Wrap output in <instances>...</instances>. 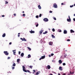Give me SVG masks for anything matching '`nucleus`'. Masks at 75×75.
Segmentation results:
<instances>
[{
    "label": "nucleus",
    "instance_id": "13",
    "mask_svg": "<svg viewBox=\"0 0 75 75\" xmlns=\"http://www.w3.org/2000/svg\"><path fill=\"white\" fill-rule=\"evenodd\" d=\"M59 69L60 71H62V68L61 67H60Z\"/></svg>",
    "mask_w": 75,
    "mask_h": 75
},
{
    "label": "nucleus",
    "instance_id": "52",
    "mask_svg": "<svg viewBox=\"0 0 75 75\" xmlns=\"http://www.w3.org/2000/svg\"><path fill=\"white\" fill-rule=\"evenodd\" d=\"M63 4H64V3H62L61 4V5H63Z\"/></svg>",
    "mask_w": 75,
    "mask_h": 75
},
{
    "label": "nucleus",
    "instance_id": "47",
    "mask_svg": "<svg viewBox=\"0 0 75 75\" xmlns=\"http://www.w3.org/2000/svg\"><path fill=\"white\" fill-rule=\"evenodd\" d=\"M68 17L69 19H71V18H70V16H69Z\"/></svg>",
    "mask_w": 75,
    "mask_h": 75
},
{
    "label": "nucleus",
    "instance_id": "53",
    "mask_svg": "<svg viewBox=\"0 0 75 75\" xmlns=\"http://www.w3.org/2000/svg\"><path fill=\"white\" fill-rule=\"evenodd\" d=\"M70 74H72V73L71 72V71H70Z\"/></svg>",
    "mask_w": 75,
    "mask_h": 75
},
{
    "label": "nucleus",
    "instance_id": "1",
    "mask_svg": "<svg viewBox=\"0 0 75 75\" xmlns=\"http://www.w3.org/2000/svg\"><path fill=\"white\" fill-rule=\"evenodd\" d=\"M22 67H23V71H24V72H29V73H31V72L29 71V70H26L25 69V67H24V66H22Z\"/></svg>",
    "mask_w": 75,
    "mask_h": 75
},
{
    "label": "nucleus",
    "instance_id": "55",
    "mask_svg": "<svg viewBox=\"0 0 75 75\" xmlns=\"http://www.w3.org/2000/svg\"><path fill=\"white\" fill-rule=\"evenodd\" d=\"M18 37H20V35H18Z\"/></svg>",
    "mask_w": 75,
    "mask_h": 75
},
{
    "label": "nucleus",
    "instance_id": "43",
    "mask_svg": "<svg viewBox=\"0 0 75 75\" xmlns=\"http://www.w3.org/2000/svg\"><path fill=\"white\" fill-rule=\"evenodd\" d=\"M8 59H10V57H8L7 58Z\"/></svg>",
    "mask_w": 75,
    "mask_h": 75
},
{
    "label": "nucleus",
    "instance_id": "35",
    "mask_svg": "<svg viewBox=\"0 0 75 75\" xmlns=\"http://www.w3.org/2000/svg\"><path fill=\"white\" fill-rule=\"evenodd\" d=\"M20 39H21V40H22L23 41L24 40H23V38H21Z\"/></svg>",
    "mask_w": 75,
    "mask_h": 75
},
{
    "label": "nucleus",
    "instance_id": "50",
    "mask_svg": "<svg viewBox=\"0 0 75 75\" xmlns=\"http://www.w3.org/2000/svg\"><path fill=\"white\" fill-rule=\"evenodd\" d=\"M5 16L4 15H2V17H4Z\"/></svg>",
    "mask_w": 75,
    "mask_h": 75
},
{
    "label": "nucleus",
    "instance_id": "25",
    "mask_svg": "<svg viewBox=\"0 0 75 75\" xmlns=\"http://www.w3.org/2000/svg\"><path fill=\"white\" fill-rule=\"evenodd\" d=\"M19 61H20V59H17V62H19Z\"/></svg>",
    "mask_w": 75,
    "mask_h": 75
},
{
    "label": "nucleus",
    "instance_id": "24",
    "mask_svg": "<svg viewBox=\"0 0 75 75\" xmlns=\"http://www.w3.org/2000/svg\"><path fill=\"white\" fill-rule=\"evenodd\" d=\"M33 66H29L30 68H31V69H32L33 68Z\"/></svg>",
    "mask_w": 75,
    "mask_h": 75
},
{
    "label": "nucleus",
    "instance_id": "58",
    "mask_svg": "<svg viewBox=\"0 0 75 75\" xmlns=\"http://www.w3.org/2000/svg\"><path fill=\"white\" fill-rule=\"evenodd\" d=\"M23 13H24V11H23Z\"/></svg>",
    "mask_w": 75,
    "mask_h": 75
},
{
    "label": "nucleus",
    "instance_id": "48",
    "mask_svg": "<svg viewBox=\"0 0 75 75\" xmlns=\"http://www.w3.org/2000/svg\"><path fill=\"white\" fill-rule=\"evenodd\" d=\"M73 21H75V18H73Z\"/></svg>",
    "mask_w": 75,
    "mask_h": 75
},
{
    "label": "nucleus",
    "instance_id": "27",
    "mask_svg": "<svg viewBox=\"0 0 75 75\" xmlns=\"http://www.w3.org/2000/svg\"><path fill=\"white\" fill-rule=\"evenodd\" d=\"M33 74H34V73L35 72V70H33Z\"/></svg>",
    "mask_w": 75,
    "mask_h": 75
},
{
    "label": "nucleus",
    "instance_id": "26",
    "mask_svg": "<svg viewBox=\"0 0 75 75\" xmlns=\"http://www.w3.org/2000/svg\"><path fill=\"white\" fill-rule=\"evenodd\" d=\"M28 49L29 50V51H31V49L29 47H28Z\"/></svg>",
    "mask_w": 75,
    "mask_h": 75
},
{
    "label": "nucleus",
    "instance_id": "10",
    "mask_svg": "<svg viewBox=\"0 0 75 75\" xmlns=\"http://www.w3.org/2000/svg\"><path fill=\"white\" fill-rule=\"evenodd\" d=\"M49 44L50 45H52V42H49Z\"/></svg>",
    "mask_w": 75,
    "mask_h": 75
},
{
    "label": "nucleus",
    "instance_id": "44",
    "mask_svg": "<svg viewBox=\"0 0 75 75\" xmlns=\"http://www.w3.org/2000/svg\"><path fill=\"white\" fill-rule=\"evenodd\" d=\"M54 20H57V19H56V18H55V17L54 18Z\"/></svg>",
    "mask_w": 75,
    "mask_h": 75
},
{
    "label": "nucleus",
    "instance_id": "57",
    "mask_svg": "<svg viewBox=\"0 0 75 75\" xmlns=\"http://www.w3.org/2000/svg\"><path fill=\"white\" fill-rule=\"evenodd\" d=\"M50 75H53V74H50Z\"/></svg>",
    "mask_w": 75,
    "mask_h": 75
},
{
    "label": "nucleus",
    "instance_id": "37",
    "mask_svg": "<svg viewBox=\"0 0 75 75\" xmlns=\"http://www.w3.org/2000/svg\"><path fill=\"white\" fill-rule=\"evenodd\" d=\"M20 53H21V52H20V51H19L18 52L19 55H20Z\"/></svg>",
    "mask_w": 75,
    "mask_h": 75
},
{
    "label": "nucleus",
    "instance_id": "49",
    "mask_svg": "<svg viewBox=\"0 0 75 75\" xmlns=\"http://www.w3.org/2000/svg\"><path fill=\"white\" fill-rule=\"evenodd\" d=\"M9 45H11V42H10L9 43Z\"/></svg>",
    "mask_w": 75,
    "mask_h": 75
},
{
    "label": "nucleus",
    "instance_id": "14",
    "mask_svg": "<svg viewBox=\"0 0 75 75\" xmlns=\"http://www.w3.org/2000/svg\"><path fill=\"white\" fill-rule=\"evenodd\" d=\"M70 32H71V33H75V31H74L73 30H70Z\"/></svg>",
    "mask_w": 75,
    "mask_h": 75
},
{
    "label": "nucleus",
    "instance_id": "42",
    "mask_svg": "<svg viewBox=\"0 0 75 75\" xmlns=\"http://www.w3.org/2000/svg\"><path fill=\"white\" fill-rule=\"evenodd\" d=\"M49 12L50 13H52V11H50Z\"/></svg>",
    "mask_w": 75,
    "mask_h": 75
},
{
    "label": "nucleus",
    "instance_id": "21",
    "mask_svg": "<svg viewBox=\"0 0 75 75\" xmlns=\"http://www.w3.org/2000/svg\"><path fill=\"white\" fill-rule=\"evenodd\" d=\"M48 32L47 31H46L45 32H43V34H47V33Z\"/></svg>",
    "mask_w": 75,
    "mask_h": 75
},
{
    "label": "nucleus",
    "instance_id": "20",
    "mask_svg": "<svg viewBox=\"0 0 75 75\" xmlns=\"http://www.w3.org/2000/svg\"><path fill=\"white\" fill-rule=\"evenodd\" d=\"M42 32H43V30H41L39 32V34H41L42 33Z\"/></svg>",
    "mask_w": 75,
    "mask_h": 75
},
{
    "label": "nucleus",
    "instance_id": "64",
    "mask_svg": "<svg viewBox=\"0 0 75 75\" xmlns=\"http://www.w3.org/2000/svg\"><path fill=\"white\" fill-rule=\"evenodd\" d=\"M54 61L53 60L52 61V62H53Z\"/></svg>",
    "mask_w": 75,
    "mask_h": 75
},
{
    "label": "nucleus",
    "instance_id": "39",
    "mask_svg": "<svg viewBox=\"0 0 75 75\" xmlns=\"http://www.w3.org/2000/svg\"><path fill=\"white\" fill-rule=\"evenodd\" d=\"M38 16L37 15V16H36V18H38Z\"/></svg>",
    "mask_w": 75,
    "mask_h": 75
},
{
    "label": "nucleus",
    "instance_id": "23",
    "mask_svg": "<svg viewBox=\"0 0 75 75\" xmlns=\"http://www.w3.org/2000/svg\"><path fill=\"white\" fill-rule=\"evenodd\" d=\"M28 58H29L31 57V55H30V54H28Z\"/></svg>",
    "mask_w": 75,
    "mask_h": 75
},
{
    "label": "nucleus",
    "instance_id": "40",
    "mask_svg": "<svg viewBox=\"0 0 75 75\" xmlns=\"http://www.w3.org/2000/svg\"><path fill=\"white\" fill-rule=\"evenodd\" d=\"M67 41H70V40H69V39H67Z\"/></svg>",
    "mask_w": 75,
    "mask_h": 75
},
{
    "label": "nucleus",
    "instance_id": "8",
    "mask_svg": "<svg viewBox=\"0 0 75 75\" xmlns=\"http://www.w3.org/2000/svg\"><path fill=\"white\" fill-rule=\"evenodd\" d=\"M47 67L48 69H50L51 68V67L50 66V65H48V66H47Z\"/></svg>",
    "mask_w": 75,
    "mask_h": 75
},
{
    "label": "nucleus",
    "instance_id": "19",
    "mask_svg": "<svg viewBox=\"0 0 75 75\" xmlns=\"http://www.w3.org/2000/svg\"><path fill=\"white\" fill-rule=\"evenodd\" d=\"M52 37L53 38H55V37L54 36V35H52Z\"/></svg>",
    "mask_w": 75,
    "mask_h": 75
},
{
    "label": "nucleus",
    "instance_id": "2",
    "mask_svg": "<svg viewBox=\"0 0 75 75\" xmlns=\"http://www.w3.org/2000/svg\"><path fill=\"white\" fill-rule=\"evenodd\" d=\"M43 21L45 22H47V21H48V19L47 18H45L43 19Z\"/></svg>",
    "mask_w": 75,
    "mask_h": 75
},
{
    "label": "nucleus",
    "instance_id": "36",
    "mask_svg": "<svg viewBox=\"0 0 75 75\" xmlns=\"http://www.w3.org/2000/svg\"><path fill=\"white\" fill-rule=\"evenodd\" d=\"M13 54L14 55H16V52H13Z\"/></svg>",
    "mask_w": 75,
    "mask_h": 75
},
{
    "label": "nucleus",
    "instance_id": "51",
    "mask_svg": "<svg viewBox=\"0 0 75 75\" xmlns=\"http://www.w3.org/2000/svg\"><path fill=\"white\" fill-rule=\"evenodd\" d=\"M49 57H51V55H49Z\"/></svg>",
    "mask_w": 75,
    "mask_h": 75
},
{
    "label": "nucleus",
    "instance_id": "15",
    "mask_svg": "<svg viewBox=\"0 0 75 75\" xmlns=\"http://www.w3.org/2000/svg\"><path fill=\"white\" fill-rule=\"evenodd\" d=\"M21 57H24V53H22L21 55Z\"/></svg>",
    "mask_w": 75,
    "mask_h": 75
},
{
    "label": "nucleus",
    "instance_id": "34",
    "mask_svg": "<svg viewBox=\"0 0 75 75\" xmlns=\"http://www.w3.org/2000/svg\"><path fill=\"white\" fill-rule=\"evenodd\" d=\"M54 54L53 53H52L51 54V56H53V55H54Z\"/></svg>",
    "mask_w": 75,
    "mask_h": 75
},
{
    "label": "nucleus",
    "instance_id": "16",
    "mask_svg": "<svg viewBox=\"0 0 75 75\" xmlns=\"http://www.w3.org/2000/svg\"><path fill=\"white\" fill-rule=\"evenodd\" d=\"M35 25H36V27H37L38 26V23H35Z\"/></svg>",
    "mask_w": 75,
    "mask_h": 75
},
{
    "label": "nucleus",
    "instance_id": "46",
    "mask_svg": "<svg viewBox=\"0 0 75 75\" xmlns=\"http://www.w3.org/2000/svg\"><path fill=\"white\" fill-rule=\"evenodd\" d=\"M14 68H15L14 67H12V69H14Z\"/></svg>",
    "mask_w": 75,
    "mask_h": 75
},
{
    "label": "nucleus",
    "instance_id": "45",
    "mask_svg": "<svg viewBox=\"0 0 75 75\" xmlns=\"http://www.w3.org/2000/svg\"><path fill=\"white\" fill-rule=\"evenodd\" d=\"M13 15H14V16H16V13H14L13 14Z\"/></svg>",
    "mask_w": 75,
    "mask_h": 75
},
{
    "label": "nucleus",
    "instance_id": "60",
    "mask_svg": "<svg viewBox=\"0 0 75 75\" xmlns=\"http://www.w3.org/2000/svg\"><path fill=\"white\" fill-rule=\"evenodd\" d=\"M18 34H20V33H18Z\"/></svg>",
    "mask_w": 75,
    "mask_h": 75
},
{
    "label": "nucleus",
    "instance_id": "22",
    "mask_svg": "<svg viewBox=\"0 0 75 75\" xmlns=\"http://www.w3.org/2000/svg\"><path fill=\"white\" fill-rule=\"evenodd\" d=\"M16 63H15L14 62H13V67H15V66H16Z\"/></svg>",
    "mask_w": 75,
    "mask_h": 75
},
{
    "label": "nucleus",
    "instance_id": "61",
    "mask_svg": "<svg viewBox=\"0 0 75 75\" xmlns=\"http://www.w3.org/2000/svg\"><path fill=\"white\" fill-rule=\"evenodd\" d=\"M14 51H15V50H13V52H14Z\"/></svg>",
    "mask_w": 75,
    "mask_h": 75
},
{
    "label": "nucleus",
    "instance_id": "18",
    "mask_svg": "<svg viewBox=\"0 0 75 75\" xmlns=\"http://www.w3.org/2000/svg\"><path fill=\"white\" fill-rule=\"evenodd\" d=\"M38 7L39 9H41V6H40V5H39L38 6Z\"/></svg>",
    "mask_w": 75,
    "mask_h": 75
},
{
    "label": "nucleus",
    "instance_id": "41",
    "mask_svg": "<svg viewBox=\"0 0 75 75\" xmlns=\"http://www.w3.org/2000/svg\"><path fill=\"white\" fill-rule=\"evenodd\" d=\"M8 2H7L6 1L5 4H8Z\"/></svg>",
    "mask_w": 75,
    "mask_h": 75
},
{
    "label": "nucleus",
    "instance_id": "63",
    "mask_svg": "<svg viewBox=\"0 0 75 75\" xmlns=\"http://www.w3.org/2000/svg\"><path fill=\"white\" fill-rule=\"evenodd\" d=\"M72 74H74V72H73L72 73Z\"/></svg>",
    "mask_w": 75,
    "mask_h": 75
},
{
    "label": "nucleus",
    "instance_id": "5",
    "mask_svg": "<svg viewBox=\"0 0 75 75\" xmlns=\"http://www.w3.org/2000/svg\"><path fill=\"white\" fill-rule=\"evenodd\" d=\"M4 53L6 55H8V53L7 51H4Z\"/></svg>",
    "mask_w": 75,
    "mask_h": 75
},
{
    "label": "nucleus",
    "instance_id": "54",
    "mask_svg": "<svg viewBox=\"0 0 75 75\" xmlns=\"http://www.w3.org/2000/svg\"><path fill=\"white\" fill-rule=\"evenodd\" d=\"M63 75H66L64 73L63 74Z\"/></svg>",
    "mask_w": 75,
    "mask_h": 75
},
{
    "label": "nucleus",
    "instance_id": "31",
    "mask_svg": "<svg viewBox=\"0 0 75 75\" xmlns=\"http://www.w3.org/2000/svg\"><path fill=\"white\" fill-rule=\"evenodd\" d=\"M41 16H42V14H40L39 15V17H41Z\"/></svg>",
    "mask_w": 75,
    "mask_h": 75
},
{
    "label": "nucleus",
    "instance_id": "4",
    "mask_svg": "<svg viewBox=\"0 0 75 75\" xmlns=\"http://www.w3.org/2000/svg\"><path fill=\"white\" fill-rule=\"evenodd\" d=\"M45 58V56L44 55L43 56L41 57L40 59L39 60H41V59H44Z\"/></svg>",
    "mask_w": 75,
    "mask_h": 75
},
{
    "label": "nucleus",
    "instance_id": "29",
    "mask_svg": "<svg viewBox=\"0 0 75 75\" xmlns=\"http://www.w3.org/2000/svg\"><path fill=\"white\" fill-rule=\"evenodd\" d=\"M52 31L53 32H54L55 31V29H54V28H53L52 29Z\"/></svg>",
    "mask_w": 75,
    "mask_h": 75
},
{
    "label": "nucleus",
    "instance_id": "30",
    "mask_svg": "<svg viewBox=\"0 0 75 75\" xmlns=\"http://www.w3.org/2000/svg\"><path fill=\"white\" fill-rule=\"evenodd\" d=\"M66 65V64H65V63H63V65L64 66L65 65Z\"/></svg>",
    "mask_w": 75,
    "mask_h": 75
},
{
    "label": "nucleus",
    "instance_id": "62",
    "mask_svg": "<svg viewBox=\"0 0 75 75\" xmlns=\"http://www.w3.org/2000/svg\"><path fill=\"white\" fill-rule=\"evenodd\" d=\"M74 6H75V4H74Z\"/></svg>",
    "mask_w": 75,
    "mask_h": 75
},
{
    "label": "nucleus",
    "instance_id": "56",
    "mask_svg": "<svg viewBox=\"0 0 75 75\" xmlns=\"http://www.w3.org/2000/svg\"><path fill=\"white\" fill-rule=\"evenodd\" d=\"M58 75H61V74H60L59 73H58Z\"/></svg>",
    "mask_w": 75,
    "mask_h": 75
},
{
    "label": "nucleus",
    "instance_id": "33",
    "mask_svg": "<svg viewBox=\"0 0 75 75\" xmlns=\"http://www.w3.org/2000/svg\"><path fill=\"white\" fill-rule=\"evenodd\" d=\"M73 7H74V5H72V6L71 5L70 6V7L72 8Z\"/></svg>",
    "mask_w": 75,
    "mask_h": 75
},
{
    "label": "nucleus",
    "instance_id": "38",
    "mask_svg": "<svg viewBox=\"0 0 75 75\" xmlns=\"http://www.w3.org/2000/svg\"><path fill=\"white\" fill-rule=\"evenodd\" d=\"M61 30H58V32H59L60 33H61Z\"/></svg>",
    "mask_w": 75,
    "mask_h": 75
},
{
    "label": "nucleus",
    "instance_id": "12",
    "mask_svg": "<svg viewBox=\"0 0 75 75\" xmlns=\"http://www.w3.org/2000/svg\"><path fill=\"white\" fill-rule=\"evenodd\" d=\"M40 71H38L36 73V75H39V74H40Z\"/></svg>",
    "mask_w": 75,
    "mask_h": 75
},
{
    "label": "nucleus",
    "instance_id": "7",
    "mask_svg": "<svg viewBox=\"0 0 75 75\" xmlns=\"http://www.w3.org/2000/svg\"><path fill=\"white\" fill-rule=\"evenodd\" d=\"M67 21L68 22H71V19H67Z\"/></svg>",
    "mask_w": 75,
    "mask_h": 75
},
{
    "label": "nucleus",
    "instance_id": "32",
    "mask_svg": "<svg viewBox=\"0 0 75 75\" xmlns=\"http://www.w3.org/2000/svg\"><path fill=\"white\" fill-rule=\"evenodd\" d=\"M23 17H25V14H24V13H23Z\"/></svg>",
    "mask_w": 75,
    "mask_h": 75
},
{
    "label": "nucleus",
    "instance_id": "28",
    "mask_svg": "<svg viewBox=\"0 0 75 75\" xmlns=\"http://www.w3.org/2000/svg\"><path fill=\"white\" fill-rule=\"evenodd\" d=\"M23 41H26V39H25V38H23Z\"/></svg>",
    "mask_w": 75,
    "mask_h": 75
},
{
    "label": "nucleus",
    "instance_id": "17",
    "mask_svg": "<svg viewBox=\"0 0 75 75\" xmlns=\"http://www.w3.org/2000/svg\"><path fill=\"white\" fill-rule=\"evenodd\" d=\"M6 36V33H4L2 35V37H5Z\"/></svg>",
    "mask_w": 75,
    "mask_h": 75
},
{
    "label": "nucleus",
    "instance_id": "59",
    "mask_svg": "<svg viewBox=\"0 0 75 75\" xmlns=\"http://www.w3.org/2000/svg\"><path fill=\"white\" fill-rule=\"evenodd\" d=\"M74 16H75V14H74Z\"/></svg>",
    "mask_w": 75,
    "mask_h": 75
},
{
    "label": "nucleus",
    "instance_id": "6",
    "mask_svg": "<svg viewBox=\"0 0 75 75\" xmlns=\"http://www.w3.org/2000/svg\"><path fill=\"white\" fill-rule=\"evenodd\" d=\"M29 32L31 34H32L33 33H35V32L34 31H32V30H31V31H30Z\"/></svg>",
    "mask_w": 75,
    "mask_h": 75
},
{
    "label": "nucleus",
    "instance_id": "11",
    "mask_svg": "<svg viewBox=\"0 0 75 75\" xmlns=\"http://www.w3.org/2000/svg\"><path fill=\"white\" fill-rule=\"evenodd\" d=\"M64 33L65 34H67V30H64Z\"/></svg>",
    "mask_w": 75,
    "mask_h": 75
},
{
    "label": "nucleus",
    "instance_id": "9",
    "mask_svg": "<svg viewBox=\"0 0 75 75\" xmlns=\"http://www.w3.org/2000/svg\"><path fill=\"white\" fill-rule=\"evenodd\" d=\"M59 64H62V61H61V60H59Z\"/></svg>",
    "mask_w": 75,
    "mask_h": 75
},
{
    "label": "nucleus",
    "instance_id": "3",
    "mask_svg": "<svg viewBox=\"0 0 75 75\" xmlns=\"http://www.w3.org/2000/svg\"><path fill=\"white\" fill-rule=\"evenodd\" d=\"M53 7L54 8H57L58 7L57 6V5L56 3H54L53 4Z\"/></svg>",
    "mask_w": 75,
    "mask_h": 75
}]
</instances>
